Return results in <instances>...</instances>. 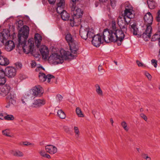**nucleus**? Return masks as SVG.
<instances>
[{
  "label": "nucleus",
  "instance_id": "38",
  "mask_svg": "<svg viewBox=\"0 0 160 160\" xmlns=\"http://www.w3.org/2000/svg\"><path fill=\"white\" fill-rule=\"evenodd\" d=\"M121 125L125 130L128 131V128L127 126V124L125 122H122L121 123Z\"/></svg>",
  "mask_w": 160,
  "mask_h": 160
},
{
  "label": "nucleus",
  "instance_id": "29",
  "mask_svg": "<svg viewBox=\"0 0 160 160\" xmlns=\"http://www.w3.org/2000/svg\"><path fill=\"white\" fill-rule=\"evenodd\" d=\"M160 40V35L157 34V32L153 35L152 37L151 41H155L157 40Z\"/></svg>",
  "mask_w": 160,
  "mask_h": 160
},
{
  "label": "nucleus",
  "instance_id": "60",
  "mask_svg": "<svg viewBox=\"0 0 160 160\" xmlns=\"http://www.w3.org/2000/svg\"><path fill=\"white\" fill-rule=\"evenodd\" d=\"M141 156L142 157L144 158H145L146 159V158L147 156H148V155L147 154H145V153H142L141 154Z\"/></svg>",
  "mask_w": 160,
  "mask_h": 160
},
{
  "label": "nucleus",
  "instance_id": "44",
  "mask_svg": "<svg viewBox=\"0 0 160 160\" xmlns=\"http://www.w3.org/2000/svg\"><path fill=\"white\" fill-rule=\"evenodd\" d=\"M121 29L124 32H125V33H126L127 29V26L124 25L121 28Z\"/></svg>",
  "mask_w": 160,
  "mask_h": 160
},
{
  "label": "nucleus",
  "instance_id": "1",
  "mask_svg": "<svg viewBox=\"0 0 160 160\" xmlns=\"http://www.w3.org/2000/svg\"><path fill=\"white\" fill-rule=\"evenodd\" d=\"M118 24L120 28H118L113 31H111V33L108 35V38L106 37L105 40H103L106 43L116 42L118 46L121 45L125 38V35L121 29V25L119 24V22H118Z\"/></svg>",
  "mask_w": 160,
  "mask_h": 160
},
{
  "label": "nucleus",
  "instance_id": "53",
  "mask_svg": "<svg viewBox=\"0 0 160 160\" xmlns=\"http://www.w3.org/2000/svg\"><path fill=\"white\" fill-rule=\"evenodd\" d=\"M32 68H34L36 66V63L34 61H32L31 63Z\"/></svg>",
  "mask_w": 160,
  "mask_h": 160
},
{
  "label": "nucleus",
  "instance_id": "8",
  "mask_svg": "<svg viewBox=\"0 0 160 160\" xmlns=\"http://www.w3.org/2000/svg\"><path fill=\"white\" fill-rule=\"evenodd\" d=\"M4 71V73L3 74L4 76L5 75L9 78L14 77L16 74V69L12 67H7L5 68Z\"/></svg>",
  "mask_w": 160,
  "mask_h": 160
},
{
  "label": "nucleus",
  "instance_id": "6",
  "mask_svg": "<svg viewBox=\"0 0 160 160\" xmlns=\"http://www.w3.org/2000/svg\"><path fill=\"white\" fill-rule=\"evenodd\" d=\"M65 39L68 43L70 51L73 54H77L79 48L78 43L75 40L72 35L69 33L65 34Z\"/></svg>",
  "mask_w": 160,
  "mask_h": 160
},
{
  "label": "nucleus",
  "instance_id": "5",
  "mask_svg": "<svg viewBox=\"0 0 160 160\" xmlns=\"http://www.w3.org/2000/svg\"><path fill=\"white\" fill-rule=\"evenodd\" d=\"M63 53L62 55V53L61 52L60 54L61 55H59L58 53H52L48 58L49 60L52 59L53 61H55L53 63L54 64H62L64 62V57L65 56L64 60H66L68 59H70V58H68L69 56V54L70 52L68 51H65L64 50L63 51Z\"/></svg>",
  "mask_w": 160,
  "mask_h": 160
},
{
  "label": "nucleus",
  "instance_id": "46",
  "mask_svg": "<svg viewBox=\"0 0 160 160\" xmlns=\"http://www.w3.org/2000/svg\"><path fill=\"white\" fill-rule=\"evenodd\" d=\"M33 47L31 45H29V51L28 52H31L32 54H33L34 53V52L33 50Z\"/></svg>",
  "mask_w": 160,
  "mask_h": 160
},
{
  "label": "nucleus",
  "instance_id": "7",
  "mask_svg": "<svg viewBox=\"0 0 160 160\" xmlns=\"http://www.w3.org/2000/svg\"><path fill=\"white\" fill-rule=\"evenodd\" d=\"M125 9L124 11V17L127 18L131 19L134 18L135 14L132 12L133 11L132 8L130 5H125Z\"/></svg>",
  "mask_w": 160,
  "mask_h": 160
},
{
  "label": "nucleus",
  "instance_id": "34",
  "mask_svg": "<svg viewBox=\"0 0 160 160\" xmlns=\"http://www.w3.org/2000/svg\"><path fill=\"white\" fill-rule=\"evenodd\" d=\"M4 119L8 120H13L14 119V117L12 115H7L5 116Z\"/></svg>",
  "mask_w": 160,
  "mask_h": 160
},
{
  "label": "nucleus",
  "instance_id": "16",
  "mask_svg": "<svg viewBox=\"0 0 160 160\" xmlns=\"http://www.w3.org/2000/svg\"><path fill=\"white\" fill-rule=\"evenodd\" d=\"M64 0H59V2L57 3L56 8L57 13L61 14L65 10H64Z\"/></svg>",
  "mask_w": 160,
  "mask_h": 160
},
{
  "label": "nucleus",
  "instance_id": "22",
  "mask_svg": "<svg viewBox=\"0 0 160 160\" xmlns=\"http://www.w3.org/2000/svg\"><path fill=\"white\" fill-rule=\"evenodd\" d=\"M9 32L10 31L9 30L6 29L3 30V32L1 33L2 37V43H4V40H6L8 37L10 36Z\"/></svg>",
  "mask_w": 160,
  "mask_h": 160
},
{
  "label": "nucleus",
  "instance_id": "11",
  "mask_svg": "<svg viewBox=\"0 0 160 160\" xmlns=\"http://www.w3.org/2000/svg\"><path fill=\"white\" fill-rule=\"evenodd\" d=\"M143 20L146 26H151L153 21V18L152 14L149 12H147L143 17Z\"/></svg>",
  "mask_w": 160,
  "mask_h": 160
},
{
  "label": "nucleus",
  "instance_id": "17",
  "mask_svg": "<svg viewBox=\"0 0 160 160\" xmlns=\"http://www.w3.org/2000/svg\"><path fill=\"white\" fill-rule=\"evenodd\" d=\"M6 50L10 52L15 47L14 42L12 40H8L5 44Z\"/></svg>",
  "mask_w": 160,
  "mask_h": 160
},
{
  "label": "nucleus",
  "instance_id": "32",
  "mask_svg": "<svg viewBox=\"0 0 160 160\" xmlns=\"http://www.w3.org/2000/svg\"><path fill=\"white\" fill-rule=\"evenodd\" d=\"M95 87L96 88V91L97 93L99 95H102V92L101 89L99 85L98 84H96L95 85Z\"/></svg>",
  "mask_w": 160,
  "mask_h": 160
},
{
  "label": "nucleus",
  "instance_id": "14",
  "mask_svg": "<svg viewBox=\"0 0 160 160\" xmlns=\"http://www.w3.org/2000/svg\"><path fill=\"white\" fill-rule=\"evenodd\" d=\"M42 88L39 86H35L32 90V94L36 97H40L42 95L43 92L42 91Z\"/></svg>",
  "mask_w": 160,
  "mask_h": 160
},
{
  "label": "nucleus",
  "instance_id": "61",
  "mask_svg": "<svg viewBox=\"0 0 160 160\" xmlns=\"http://www.w3.org/2000/svg\"><path fill=\"white\" fill-rule=\"evenodd\" d=\"M25 46H22V48L23 49V52L26 53V54H28V52H27L26 51V50L24 48V47Z\"/></svg>",
  "mask_w": 160,
  "mask_h": 160
},
{
  "label": "nucleus",
  "instance_id": "26",
  "mask_svg": "<svg viewBox=\"0 0 160 160\" xmlns=\"http://www.w3.org/2000/svg\"><path fill=\"white\" fill-rule=\"evenodd\" d=\"M38 77L40 81L43 82L46 81L47 78V76L44 73L40 72L39 73Z\"/></svg>",
  "mask_w": 160,
  "mask_h": 160
},
{
  "label": "nucleus",
  "instance_id": "18",
  "mask_svg": "<svg viewBox=\"0 0 160 160\" xmlns=\"http://www.w3.org/2000/svg\"><path fill=\"white\" fill-rule=\"evenodd\" d=\"M47 152L50 154H54L57 152V148L54 146L51 145H47L45 147Z\"/></svg>",
  "mask_w": 160,
  "mask_h": 160
},
{
  "label": "nucleus",
  "instance_id": "9",
  "mask_svg": "<svg viewBox=\"0 0 160 160\" xmlns=\"http://www.w3.org/2000/svg\"><path fill=\"white\" fill-rule=\"evenodd\" d=\"M102 37H103V32L101 35L100 33H98L94 36L91 40L92 44L96 47H99L101 44L102 43V42H101ZM102 39L103 40V38Z\"/></svg>",
  "mask_w": 160,
  "mask_h": 160
},
{
  "label": "nucleus",
  "instance_id": "63",
  "mask_svg": "<svg viewBox=\"0 0 160 160\" xmlns=\"http://www.w3.org/2000/svg\"><path fill=\"white\" fill-rule=\"evenodd\" d=\"M9 28L10 29V30H11L13 31H14L15 30V27L14 25H12V26L11 27V28L10 27Z\"/></svg>",
  "mask_w": 160,
  "mask_h": 160
},
{
  "label": "nucleus",
  "instance_id": "20",
  "mask_svg": "<svg viewBox=\"0 0 160 160\" xmlns=\"http://www.w3.org/2000/svg\"><path fill=\"white\" fill-rule=\"evenodd\" d=\"M9 63V60L2 54L0 55V65L2 66H6Z\"/></svg>",
  "mask_w": 160,
  "mask_h": 160
},
{
  "label": "nucleus",
  "instance_id": "21",
  "mask_svg": "<svg viewBox=\"0 0 160 160\" xmlns=\"http://www.w3.org/2000/svg\"><path fill=\"white\" fill-rule=\"evenodd\" d=\"M45 101L44 99H38L34 100V102L33 104L34 105V106L35 108H39L45 104Z\"/></svg>",
  "mask_w": 160,
  "mask_h": 160
},
{
  "label": "nucleus",
  "instance_id": "33",
  "mask_svg": "<svg viewBox=\"0 0 160 160\" xmlns=\"http://www.w3.org/2000/svg\"><path fill=\"white\" fill-rule=\"evenodd\" d=\"M12 154L16 156L21 157L23 155V153L19 151H12Z\"/></svg>",
  "mask_w": 160,
  "mask_h": 160
},
{
  "label": "nucleus",
  "instance_id": "64",
  "mask_svg": "<svg viewBox=\"0 0 160 160\" xmlns=\"http://www.w3.org/2000/svg\"><path fill=\"white\" fill-rule=\"evenodd\" d=\"M100 2L102 3H106L108 1V0H99Z\"/></svg>",
  "mask_w": 160,
  "mask_h": 160
},
{
  "label": "nucleus",
  "instance_id": "42",
  "mask_svg": "<svg viewBox=\"0 0 160 160\" xmlns=\"http://www.w3.org/2000/svg\"><path fill=\"white\" fill-rule=\"evenodd\" d=\"M98 71L101 72L100 73L101 75L102 73L103 72H105V71L104 70L103 68L102 67V65H100L98 66Z\"/></svg>",
  "mask_w": 160,
  "mask_h": 160
},
{
  "label": "nucleus",
  "instance_id": "54",
  "mask_svg": "<svg viewBox=\"0 0 160 160\" xmlns=\"http://www.w3.org/2000/svg\"><path fill=\"white\" fill-rule=\"evenodd\" d=\"M69 55L70 56L72 57L69 59L70 60L74 59V58H75L77 57V55H74L70 53V54H69Z\"/></svg>",
  "mask_w": 160,
  "mask_h": 160
},
{
  "label": "nucleus",
  "instance_id": "62",
  "mask_svg": "<svg viewBox=\"0 0 160 160\" xmlns=\"http://www.w3.org/2000/svg\"><path fill=\"white\" fill-rule=\"evenodd\" d=\"M44 157L47 158L48 159L51 158V157L49 155L47 154V153H46L45 154V156Z\"/></svg>",
  "mask_w": 160,
  "mask_h": 160
},
{
  "label": "nucleus",
  "instance_id": "30",
  "mask_svg": "<svg viewBox=\"0 0 160 160\" xmlns=\"http://www.w3.org/2000/svg\"><path fill=\"white\" fill-rule=\"evenodd\" d=\"M76 112L78 117H84V115L83 114L81 109L77 107L76 108Z\"/></svg>",
  "mask_w": 160,
  "mask_h": 160
},
{
  "label": "nucleus",
  "instance_id": "58",
  "mask_svg": "<svg viewBox=\"0 0 160 160\" xmlns=\"http://www.w3.org/2000/svg\"><path fill=\"white\" fill-rule=\"evenodd\" d=\"M92 113L94 115V117L95 118H96V113L97 112L96 110H93L92 111Z\"/></svg>",
  "mask_w": 160,
  "mask_h": 160
},
{
  "label": "nucleus",
  "instance_id": "13",
  "mask_svg": "<svg viewBox=\"0 0 160 160\" xmlns=\"http://www.w3.org/2000/svg\"><path fill=\"white\" fill-rule=\"evenodd\" d=\"M39 51L44 59H46L48 57L49 50L46 46H43L39 49Z\"/></svg>",
  "mask_w": 160,
  "mask_h": 160
},
{
  "label": "nucleus",
  "instance_id": "59",
  "mask_svg": "<svg viewBox=\"0 0 160 160\" xmlns=\"http://www.w3.org/2000/svg\"><path fill=\"white\" fill-rule=\"evenodd\" d=\"M4 117L2 113H0V119L1 120H3L4 119Z\"/></svg>",
  "mask_w": 160,
  "mask_h": 160
},
{
  "label": "nucleus",
  "instance_id": "48",
  "mask_svg": "<svg viewBox=\"0 0 160 160\" xmlns=\"http://www.w3.org/2000/svg\"><path fill=\"white\" fill-rule=\"evenodd\" d=\"M74 129L75 131V132L76 133V134L78 135L79 133V132L78 127L76 126L74 127Z\"/></svg>",
  "mask_w": 160,
  "mask_h": 160
},
{
  "label": "nucleus",
  "instance_id": "47",
  "mask_svg": "<svg viewBox=\"0 0 160 160\" xmlns=\"http://www.w3.org/2000/svg\"><path fill=\"white\" fill-rule=\"evenodd\" d=\"M2 134L7 136H8V137H11V136L9 135L8 133L7 132H6V130H3L2 131Z\"/></svg>",
  "mask_w": 160,
  "mask_h": 160
},
{
  "label": "nucleus",
  "instance_id": "40",
  "mask_svg": "<svg viewBox=\"0 0 160 160\" xmlns=\"http://www.w3.org/2000/svg\"><path fill=\"white\" fill-rule=\"evenodd\" d=\"M95 35H94L93 32H92L91 31L88 30V38H92V39L93 36Z\"/></svg>",
  "mask_w": 160,
  "mask_h": 160
},
{
  "label": "nucleus",
  "instance_id": "56",
  "mask_svg": "<svg viewBox=\"0 0 160 160\" xmlns=\"http://www.w3.org/2000/svg\"><path fill=\"white\" fill-rule=\"evenodd\" d=\"M48 1L49 4H54L56 0H48Z\"/></svg>",
  "mask_w": 160,
  "mask_h": 160
},
{
  "label": "nucleus",
  "instance_id": "37",
  "mask_svg": "<svg viewBox=\"0 0 160 160\" xmlns=\"http://www.w3.org/2000/svg\"><path fill=\"white\" fill-rule=\"evenodd\" d=\"M47 79H48L47 82L48 83L50 82L51 79H52V78L55 79V77L54 76H53L51 74H48L47 75Z\"/></svg>",
  "mask_w": 160,
  "mask_h": 160
},
{
  "label": "nucleus",
  "instance_id": "12",
  "mask_svg": "<svg viewBox=\"0 0 160 160\" xmlns=\"http://www.w3.org/2000/svg\"><path fill=\"white\" fill-rule=\"evenodd\" d=\"M6 98L7 102L9 103H11L12 104L14 105L16 103V95L13 92H11L8 93Z\"/></svg>",
  "mask_w": 160,
  "mask_h": 160
},
{
  "label": "nucleus",
  "instance_id": "3",
  "mask_svg": "<svg viewBox=\"0 0 160 160\" xmlns=\"http://www.w3.org/2000/svg\"><path fill=\"white\" fill-rule=\"evenodd\" d=\"M79 0H71L72 3L70 5L71 10L73 11V15L72 17L69 19L70 24L72 27L74 26L75 22L77 18H82L83 14V11L81 10L80 8H78L76 7V1H78Z\"/></svg>",
  "mask_w": 160,
  "mask_h": 160
},
{
  "label": "nucleus",
  "instance_id": "31",
  "mask_svg": "<svg viewBox=\"0 0 160 160\" xmlns=\"http://www.w3.org/2000/svg\"><path fill=\"white\" fill-rule=\"evenodd\" d=\"M16 24L17 26V28L18 31L20 30L22 27H21L23 25V22L22 20H19L18 21H17ZM23 27H22V28Z\"/></svg>",
  "mask_w": 160,
  "mask_h": 160
},
{
  "label": "nucleus",
  "instance_id": "52",
  "mask_svg": "<svg viewBox=\"0 0 160 160\" xmlns=\"http://www.w3.org/2000/svg\"><path fill=\"white\" fill-rule=\"evenodd\" d=\"M15 64L17 66L19 67L20 68H21L22 67V64L20 62H17L15 63Z\"/></svg>",
  "mask_w": 160,
  "mask_h": 160
},
{
  "label": "nucleus",
  "instance_id": "10",
  "mask_svg": "<svg viewBox=\"0 0 160 160\" xmlns=\"http://www.w3.org/2000/svg\"><path fill=\"white\" fill-rule=\"evenodd\" d=\"M112 26L109 29L108 28H106L104 29L103 32V40H105L106 37L108 38V35L111 33V31H113L118 29L116 27V22L114 21H112Z\"/></svg>",
  "mask_w": 160,
  "mask_h": 160
},
{
  "label": "nucleus",
  "instance_id": "28",
  "mask_svg": "<svg viewBox=\"0 0 160 160\" xmlns=\"http://www.w3.org/2000/svg\"><path fill=\"white\" fill-rule=\"evenodd\" d=\"M149 8L150 9H153L155 8L156 3L153 1L147 2Z\"/></svg>",
  "mask_w": 160,
  "mask_h": 160
},
{
  "label": "nucleus",
  "instance_id": "2",
  "mask_svg": "<svg viewBox=\"0 0 160 160\" xmlns=\"http://www.w3.org/2000/svg\"><path fill=\"white\" fill-rule=\"evenodd\" d=\"M29 32V28L28 26L24 25L23 27L19 30L18 37V43L16 46V48L19 49L20 45L25 46L26 45L27 40L28 37Z\"/></svg>",
  "mask_w": 160,
  "mask_h": 160
},
{
  "label": "nucleus",
  "instance_id": "35",
  "mask_svg": "<svg viewBox=\"0 0 160 160\" xmlns=\"http://www.w3.org/2000/svg\"><path fill=\"white\" fill-rule=\"evenodd\" d=\"M110 5L112 8H114L116 6V0H110Z\"/></svg>",
  "mask_w": 160,
  "mask_h": 160
},
{
  "label": "nucleus",
  "instance_id": "25",
  "mask_svg": "<svg viewBox=\"0 0 160 160\" xmlns=\"http://www.w3.org/2000/svg\"><path fill=\"white\" fill-rule=\"evenodd\" d=\"M61 15V18L63 20L67 21L69 20V14L65 10H64Z\"/></svg>",
  "mask_w": 160,
  "mask_h": 160
},
{
  "label": "nucleus",
  "instance_id": "19",
  "mask_svg": "<svg viewBox=\"0 0 160 160\" xmlns=\"http://www.w3.org/2000/svg\"><path fill=\"white\" fill-rule=\"evenodd\" d=\"M88 29L87 28L83 30H80L79 34L82 38L85 40L87 39L88 37Z\"/></svg>",
  "mask_w": 160,
  "mask_h": 160
},
{
  "label": "nucleus",
  "instance_id": "15",
  "mask_svg": "<svg viewBox=\"0 0 160 160\" xmlns=\"http://www.w3.org/2000/svg\"><path fill=\"white\" fill-rule=\"evenodd\" d=\"M11 89L10 86L7 84L1 86L0 88L1 92L0 94L2 96H6L10 92Z\"/></svg>",
  "mask_w": 160,
  "mask_h": 160
},
{
  "label": "nucleus",
  "instance_id": "4",
  "mask_svg": "<svg viewBox=\"0 0 160 160\" xmlns=\"http://www.w3.org/2000/svg\"><path fill=\"white\" fill-rule=\"evenodd\" d=\"M131 27H129L131 31L133 32V34L134 35H138V37H142L146 41L148 40V38H150L151 36V34L152 30V27L151 26H147L146 30L142 33H138V28L137 27L136 23L134 22L132 25L130 24Z\"/></svg>",
  "mask_w": 160,
  "mask_h": 160
},
{
  "label": "nucleus",
  "instance_id": "57",
  "mask_svg": "<svg viewBox=\"0 0 160 160\" xmlns=\"http://www.w3.org/2000/svg\"><path fill=\"white\" fill-rule=\"evenodd\" d=\"M39 153L40 154V155L42 156L43 157H44L45 156V154L46 153H45V152L43 151H41Z\"/></svg>",
  "mask_w": 160,
  "mask_h": 160
},
{
  "label": "nucleus",
  "instance_id": "50",
  "mask_svg": "<svg viewBox=\"0 0 160 160\" xmlns=\"http://www.w3.org/2000/svg\"><path fill=\"white\" fill-rule=\"evenodd\" d=\"M140 116L143 118L145 121H146L147 119V116L144 114L142 113L140 115Z\"/></svg>",
  "mask_w": 160,
  "mask_h": 160
},
{
  "label": "nucleus",
  "instance_id": "45",
  "mask_svg": "<svg viewBox=\"0 0 160 160\" xmlns=\"http://www.w3.org/2000/svg\"><path fill=\"white\" fill-rule=\"evenodd\" d=\"M127 18L125 17H124V21L125 22V25L127 26L130 23V20L129 19L128 20V21H127L126 20Z\"/></svg>",
  "mask_w": 160,
  "mask_h": 160
},
{
  "label": "nucleus",
  "instance_id": "24",
  "mask_svg": "<svg viewBox=\"0 0 160 160\" xmlns=\"http://www.w3.org/2000/svg\"><path fill=\"white\" fill-rule=\"evenodd\" d=\"M42 38V36L39 34L37 33L35 34L34 36L35 41L36 43H37V46L38 48L39 47V46L41 44Z\"/></svg>",
  "mask_w": 160,
  "mask_h": 160
},
{
  "label": "nucleus",
  "instance_id": "49",
  "mask_svg": "<svg viewBox=\"0 0 160 160\" xmlns=\"http://www.w3.org/2000/svg\"><path fill=\"white\" fill-rule=\"evenodd\" d=\"M145 75L149 79H151L152 78V76L149 73L146 72L145 73Z\"/></svg>",
  "mask_w": 160,
  "mask_h": 160
},
{
  "label": "nucleus",
  "instance_id": "43",
  "mask_svg": "<svg viewBox=\"0 0 160 160\" xmlns=\"http://www.w3.org/2000/svg\"><path fill=\"white\" fill-rule=\"evenodd\" d=\"M63 129L64 131L68 133H70V131L69 129V128L67 126H64L63 127Z\"/></svg>",
  "mask_w": 160,
  "mask_h": 160
},
{
  "label": "nucleus",
  "instance_id": "39",
  "mask_svg": "<svg viewBox=\"0 0 160 160\" xmlns=\"http://www.w3.org/2000/svg\"><path fill=\"white\" fill-rule=\"evenodd\" d=\"M152 64L154 66V67L156 68L157 66V61L156 60L152 59L151 61Z\"/></svg>",
  "mask_w": 160,
  "mask_h": 160
},
{
  "label": "nucleus",
  "instance_id": "36",
  "mask_svg": "<svg viewBox=\"0 0 160 160\" xmlns=\"http://www.w3.org/2000/svg\"><path fill=\"white\" fill-rule=\"evenodd\" d=\"M156 21L158 22H160V10H158L156 17Z\"/></svg>",
  "mask_w": 160,
  "mask_h": 160
},
{
  "label": "nucleus",
  "instance_id": "51",
  "mask_svg": "<svg viewBox=\"0 0 160 160\" xmlns=\"http://www.w3.org/2000/svg\"><path fill=\"white\" fill-rule=\"evenodd\" d=\"M136 63L139 67L143 66V64L142 63L140 62L138 60H137L136 61Z\"/></svg>",
  "mask_w": 160,
  "mask_h": 160
},
{
  "label": "nucleus",
  "instance_id": "27",
  "mask_svg": "<svg viewBox=\"0 0 160 160\" xmlns=\"http://www.w3.org/2000/svg\"><path fill=\"white\" fill-rule=\"evenodd\" d=\"M58 117L61 119H64L66 117V114L62 110L60 109L57 112Z\"/></svg>",
  "mask_w": 160,
  "mask_h": 160
},
{
  "label": "nucleus",
  "instance_id": "23",
  "mask_svg": "<svg viewBox=\"0 0 160 160\" xmlns=\"http://www.w3.org/2000/svg\"><path fill=\"white\" fill-rule=\"evenodd\" d=\"M4 73V70L0 68V86L4 85L6 82V78L3 75Z\"/></svg>",
  "mask_w": 160,
  "mask_h": 160
},
{
  "label": "nucleus",
  "instance_id": "55",
  "mask_svg": "<svg viewBox=\"0 0 160 160\" xmlns=\"http://www.w3.org/2000/svg\"><path fill=\"white\" fill-rule=\"evenodd\" d=\"M23 144L24 145L26 146H28L29 145H33V144L32 143H30L29 142H23Z\"/></svg>",
  "mask_w": 160,
  "mask_h": 160
},
{
  "label": "nucleus",
  "instance_id": "41",
  "mask_svg": "<svg viewBox=\"0 0 160 160\" xmlns=\"http://www.w3.org/2000/svg\"><path fill=\"white\" fill-rule=\"evenodd\" d=\"M63 98L62 96L59 94H58L56 96V99L59 102L61 101Z\"/></svg>",
  "mask_w": 160,
  "mask_h": 160
}]
</instances>
